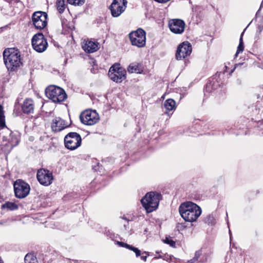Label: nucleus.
<instances>
[{
	"instance_id": "nucleus-1",
	"label": "nucleus",
	"mask_w": 263,
	"mask_h": 263,
	"mask_svg": "<svg viewBox=\"0 0 263 263\" xmlns=\"http://www.w3.org/2000/svg\"><path fill=\"white\" fill-rule=\"evenodd\" d=\"M181 217L186 221L194 222L201 214V209L196 203L191 201L182 203L179 207Z\"/></svg>"
},
{
	"instance_id": "nucleus-2",
	"label": "nucleus",
	"mask_w": 263,
	"mask_h": 263,
	"mask_svg": "<svg viewBox=\"0 0 263 263\" xmlns=\"http://www.w3.org/2000/svg\"><path fill=\"white\" fill-rule=\"evenodd\" d=\"M3 58L9 71H15L22 65L20 52L14 48L5 49L3 52Z\"/></svg>"
},
{
	"instance_id": "nucleus-3",
	"label": "nucleus",
	"mask_w": 263,
	"mask_h": 263,
	"mask_svg": "<svg viewBox=\"0 0 263 263\" xmlns=\"http://www.w3.org/2000/svg\"><path fill=\"white\" fill-rule=\"evenodd\" d=\"M161 196V194L158 193L151 192L142 198L141 203L147 213H151L157 209Z\"/></svg>"
},
{
	"instance_id": "nucleus-4",
	"label": "nucleus",
	"mask_w": 263,
	"mask_h": 263,
	"mask_svg": "<svg viewBox=\"0 0 263 263\" xmlns=\"http://www.w3.org/2000/svg\"><path fill=\"white\" fill-rule=\"evenodd\" d=\"M46 96L53 102L59 103L64 101L67 98V95L62 88L50 85L45 89Z\"/></svg>"
},
{
	"instance_id": "nucleus-5",
	"label": "nucleus",
	"mask_w": 263,
	"mask_h": 263,
	"mask_svg": "<svg viewBox=\"0 0 263 263\" xmlns=\"http://www.w3.org/2000/svg\"><path fill=\"white\" fill-rule=\"evenodd\" d=\"M129 37L132 45L139 48L145 46L146 32L143 29L139 28L136 31L131 32L129 34Z\"/></svg>"
},
{
	"instance_id": "nucleus-6",
	"label": "nucleus",
	"mask_w": 263,
	"mask_h": 263,
	"mask_svg": "<svg viewBox=\"0 0 263 263\" xmlns=\"http://www.w3.org/2000/svg\"><path fill=\"white\" fill-rule=\"evenodd\" d=\"M82 142L81 136L75 132L68 133L64 138L65 147L70 150H74L79 147Z\"/></svg>"
},
{
	"instance_id": "nucleus-7",
	"label": "nucleus",
	"mask_w": 263,
	"mask_h": 263,
	"mask_svg": "<svg viewBox=\"0 0 263 263\" xmlns=\"http://www.w3.org/2000/svg\"><path fill=\"white\" fill-rule=\"evenodd\" d=\"M32 47L39 53H42L46 50L48 47V42L42 33L34 34L31 40Z\"/></svg>"
},
{
	"instance_id": "nucleus-8",
	"label": "nucleus",
	"mask_w": 263,
	"mask_h": 263,
	"mask_svg": "<svg viewBox=\"0 0 263 263\" xmlns=\"http://www.w3.org/2000/svg\"><path fill=\"white\" fill-rule=\"evenodd\" d=\"M15 196L18 198H24L28 196L30 192L29 185L25 181L18 179L13 184Z\"/></svg>"
},
{
	"instance_id": "nucleus-9",
	"label": "nucleus",
	"mask_w": 263,
	"mask_h": 263,
	"mask_svg": "<svg viewBox=\"0 0 263 263\" xmlns=\"http://www.w3.org/2000/svg\"><path fill=\"white\" fill-rule=\"evenodd\" d=\"M80 119L83 124L91 126L99 121V116L96 110H86L81 114Z\"/></svg>"
},
{
	"instance_id": "nucleus-10",
	"label": "nucleus",
	"mask_w": 263,
	"mask_h": 263,
	"mask_svg": "<svg viewBox=\"0 0 263 263\" xmlns=\"http://www.w3.org/2000/svg\"><path fill=\"white\" fill-rule=\"evenodd\" d=\"M126 71L120 67L119 64H114L109 69L108 76L110 79L117 83H120L126 78Z\"/></svg>"
},
{
	"instance_id": "nucleus-11",
	"label": "nucleus",
	"mask_w": 263,
	"mask_h": 263,
	"mask_svg": "<svg viewBox=\"0 0 263 263\" xmlns=\"http://www.w3.org/2000/svg\"><path fill=\"white\" fill-rule=\"evenodd\" d=\"M47 14L43 11H36L32 15V22L37 29H44L47 25Z\"/></svg>"
},
{
	"instance_id": "nucleus-12",
	"label": "nucleus",
	"mask_w": 263,
	"mask_h": 263,
	"mask_svg": "<svg viewBox=\"0 0 263 263\" xmlns=\"http://www.w3.org/2000/svg\"><path fill=\"white\" fill-rule=\"evenodd\" d=\"M192 51V47L190 43L187 41L183 42L178 46L176 58L177 60H181L189 56Z\"/></svg>"
},
{
	"instance_id": "nucleus-13",
	"label": "nucleus",
	"mask_w": 263,
	"mask_h": 263,
	"mask_svg": "<svg viewBox=\"0 0 263 263\" xmlns=\"http://www.w3.org/2000/svg\"><path fill=\"white\" fill-rule=\"evenodd\" d=\"M127 4L126 0H114L109 7L112 16H119L125 11Z\"/></svg>"
},
{
	"instance_id": "nucleus-14",
	"label": "nucleus",
	"mask_w": 263,
	"mask_h": 263,
	"mask_svg": "<svg viewBox=\"0 0 263 263\" xmlns=\"http://www.w3.org/2000/svg\"><path fill=\"white\" fill-rule=\"evenodd\" d=\"M36 177L39 182L43 185L48 186L50 185L53 180L52 173L49 170L40 169L38 170Z\"/></svg>"
},
{
	"instance_id": "nucleus-15",
	"label": "nucleus",
	"mask_w": 263,
	"mask_h": 263,
	"mask_svg": "<svg viewBox=\"0 0 263 263\" xmlns=\"http://www.w3.org/2000/svg\"><path fill=\"white\" fill-rule=\"evenodd\" d=\"M168 26L171 31L176 34H181L185 28L184 22L180 19H173L170 21Z\"/></svg>"
},
{
	"instance_id": "nucleus-16",
	"label": "nucleus",
	"mask_w": 263,
	"mask_h": 263,
	"mask_svg": "<svg viewBox=\"0 0 263 263\" xmlns=\"http://www.w3.org/2000/svg\"><path fill=\"white\" fill-rule=\"evenodd\" d=\"M65 121L60 117H55L53 120L51 124V128L53 132H58L61 131L68 127Z\"/></svg>"
},
{
	"instance_id": "nucleus-17",
	"label": "nucleus",
	"mask_w": 263,
	"mask_h": 263,
	"mask_svg": "<svg viewBox=\"0 0 263 263\" xmlns=\"http://www.w3.org/2000/svg\"><path fill=\"white\" fill-rule=\"evenodd\" d=\"M220 87V83L218 81L217 77L212 78L206 84L205 91L206 92H211L213 90H215Z\"/></svg>"
},
{
	"instance_id": "nucleus-18",
	"label": "nucleus",
	"mask_w": 263,
	"mask_h": 263,
	"mask_svg": "<svg viewBox=\"0 0 263 263\" xmlns=\"http://www.w3.org/2000/svg\"><path fill=\"white\" fill-rule=\"evenodd\" d=\"M83 50L88 53H93L98 50V43L96 42L91 41H86L82 45Z\"/></svg>"
},
{
	"instance_id": "nucleus-19",
	"label": "nucleus",
	"mask_w": 263,
	"mask_h": 263,
	"mask_svg": "<svg viewBox=\"0 0 263 263\" xmlns=\"http://www.w3.org/2000/svg\"><path fill=\"white\" fill-rule=\"evenodd\" d=\"M34 108V104L33 101L29 98L26 99L22 105L23 111L27 114L33 112Z\"/></svg>"
},
{
	"instance_id": "nucleus-20",
	"label": "nucleus",
	"mask_w": 263,
	"mask_h": 263,
	"mask_svg": "<svg viewBox=\"0 0 263 263\" xmlns=\"http://www.w3.org/2000/svg\"><path fill=\"white\" fill-rule=\"evenodd\" d=\"M19 136L17 133H11L10 134V138L8 139V143L7 144L8 146H10V150L13 147L16 146L19 143Z\"/></svg>"
},
{
	"instance_id": "nucleus-21",
	"label": "nucleus",
	"mask_w": 263,
	"mask_h": 263,
	"mask_svg": "<svg viewBox=\"0 0 263 263\" xmlns=\"http://www.w3.org/2000/svg\"><path fill=\"white\" fill-rule=\"evenodd\" d=\"M176 102L172 99L166 100L164 103V106L166 110L172 111L175 109Z\"/></svg>"
},
{
	"instance_id": "nucleus-22",
	"label": "nucleus",
	"mask_w": 263,
	"mask_h": 263,
	"mask_svg": "<svg viewBox=\"0 0 263 263\" xmlns=\"http://www.w3.org/2000/svg\"><path fill=\"white\" fill-rule=\"evenodd\" d=\"M141 65L139 64L132 63L128 67V71L130 73H141L142 71Z\"/></svg>"
},
{
	"instance_id": "nucleus-23",
	"label": "nucleus",
	"mask_w": 263,
	"mask_h": 263,
	"mask_svg": "<svg viewBox=\"0 0 263 263\" xmlns=\"http://www.w3.org/2000/svg\"><path fill=\"white\" fill-rule=\"evenodd\" d=\"M18 208V205L16 204L11 202H6L1 206L2 209H7L11 211L17 210Z\"/></svg>"
},
{
	"instance_id": "nucleus-24",
	"label": "nucleus",
	"mask_w": 263,
	"mask_h": 263,
	"mask_svg": "<svg viewBox=\"0 0 263 263\" xmlns=\"http://www.w3.org/2000/svg\"><path fill=\"white\" fill-rule=\"evenodd\" d=\"M25 263H37V260L33 254H27L24 258Z\"/></svg>"
},
{
	"instance_id": "nucleus-25",
	"label": "nucleus",
	"mask_w": 263,
	"mask_h": 263,
	"mask_svg": "<svg viewBox=\"0 0 263 263\" xmlns=\"http://www.w3.org/2000/svg\"><path fill=\"white\" fill-rule=\"evenodd\" d=\"M200 258L199 262L201 263H205L206 261V257L205 255L202 256V251L201 250H199L195 252L194 258L197 261Z\"/></svg>"
},
{
	"instance_id": "nucleus-26",
	"label": "nucleus",
	"mask_w": 263,
	"mask_h": 263,
	"mask_svg": "<svg viewBox=\"0 0 263 263\" xmlns=\"http://www.w3.org/2000/svg\"><path fill=\"white\" fill-rule=\"evenodd\" d=\"M57 9L60 13L64 12L65 9V2L64 0H57Z\"/></svg>"
},
{
	"instance_id": "nucleus-27",
	"label": "nucleus",
	"mask_w": 263,
	"mask_h": 263,
	"mask_svg": "<svg viewBox=\"0 0 263 263\" xmlns=\"http://www.w3.org/2000/svg\"><path fill=\"white\" fill-rule=\"evenodd\" d=\"M5 126V116L4 114L3 108L0 105V129Z\"/></svg>"
},
{
	"instance_id": "nucleus-28",
	"label": "nucleus",
	"mask_w": 263,
	"mask_h": 263,
	"mask_svg": "<svg viewBox=\"0 0 263 263\" xmlns=\"http://www.w3.org/2000/svg\"><path fill=\"white\" fill-rule=\"evenodd\" d=\"M243 34V32L241 33L240 39H239V43L238 46L237 47V51L235 54V56L236 57L239 53L242 52L244 49L243 43L242 41V35Z\"/></svg>"
},
{
	"instance_id": "nucleus-29",
	"label": "nucleus",
	"mask_w": 263,
	"mask_h": 263,
	"mask_svg": "<svg viewBox=\"0 0 263 263\" xmlns=\"http://www.w3.org/2000/svg\"><path fill=\"white\" fill-rule=\"evenodd\" d=\"M204 221L208 224L214 225L215 223V219L213 215H209L205 217Z\"/></svg>"
},
{
	"instance_id": "nucleus-30",
	"label": "nucleus",
	"mask_w": 263,
	"mask_h": 263,
	"mask_svg": "<svg viewBox=\"0 0 263 263\" xmlns=\"http://www.w3.org/2000/svg\"><path fill=\"white\" fill-rule=\"evenodd\" d=\"M67 3L75 6H81L85 3V0H67Z\"/></svg>"
},
{
	"instance_id": "nucleus-31",
	"label": "nucleus",
	"mask_w": 263,
	"mask_h": 263,
	"mask_svg": "<svg viewBox=\"0 0 263 263\" xmlns=\"http://www.w3.org/2000/svg\"><path fill=\"white\" fill-rule=\"evenodd\" d=\"M164 242L165 243L168 244L170 246H171L172 247H175V245H176L175 242L168 237H166L165 240H164Z\"/></svg>"
},
{
	"instance_id": "nucleus-32",
	"label": "nucleus",
	"mask_w": 263,
	"mask_h": 263,
	"mask_svg": "<svg viewBox=\"0 0 263 263\" xmlns=\"http://www.w3.org/2000/svg\"><path fill=\"white\" fill-rule=\"evenodd\" d=\"M129 250L134 252L136 254V257H139L141 255V251L138 249L137 248L134 247L133 246H131Z\"/></svg>"
},
{
	"instance_id": "nucleus-33",
	"label": "nucleus",
	"mask_w": 263,
	"mask_h": 263,
	"mask_svg": "<svg viewBox=\"0 0 263 263\" xmlns=\"http://www.w3.org/2000/svg\"><path fill=\"white\" fill-rule=\"evenodd\" d=\"M116 244L121 247H124L129 250L132 245H129L126 243H124L123 242L118 241L116 242Z\"/></svg>"
},
{
	"instance_id": "nucleus-34",
	"label": "nucleus",
	"mask_w": 263,
	"mask_h": 263,
	"mask_svg": "<svg viewBox=\"0 0 263 263\" xmlns=\"http://www.w3.org/2000/svg\"><path fill=\"white\" fill-rule=\"evenodd\" d=\"M154 1L158 3H159L164 4V3H167L170 0H154Z\"/></svg>"
},
{
	"instance_id": "nucleus-35",
	"label": "nucleus",
	"mask_w": 263,
	"mask_h": 263,
	"mask_svg": "<svg viewBox=\"0 0 263 263\" xmlns=\"http://www.w3.org/2000/svg\"><path fill=\"white\" fill-rule=\"evenodd\" d=\"M147 255H145V256H144V255H142V256H141L140 258H141V259L142 260H143V261H146L147 257Z\"/></svg>"
},
{
	"instance_id": "nucleus-36",
	"label": "nucleus",
	"mask_w": 263,
	"mask_h": 263,
	"mask_svg": "<svg viewBox=\"0 0 263 263\" xmlns=\"http://www.w3.org/2000/svg\"><path fill=\"white\" fill-rule=\"evenodd\" d=\"M196 261V260L193 257V258L191 259L190 260H188V262L189 263H195Z\"/></svg>"
},
{
	"instance_id": "nucleus-37",
	"label": "nucleus",
	"mask_w": 263,
	"mask_h": 263,
	"mask_svg": "<svg viewBox=\"0 0 263 263\" xmlns=\"http://www.w3.org/2000/svg\"><path fill=\"white\" fill-rule=\"evenodd\" d=\"M263 7V1H262L261 3V5H260V8H259V9L258 10V11L257 12V13H256V15L258 14L259 12V11H260V9H261V7Z\"/></svg>"
},
{
	"instance_id": "nucleus-38",
	"label": "nucleus",
	"mask_w": 263,
	"mask_h": 263,
	"mask_svg": "<svg viewBox=\"0 0 263 263\" xmlns=\"http://www.w3.org/2000/svg\"><path fill=\"white\" fill-rule=\"evenodd\" d=\"M229 234H230V240H231V232L230 230H229Z\"/></svg>"
},
{
	"instance_id": "nucleus-39",
	"label": "nucleus",
	"mask_w": 263,
	"mask_h": 263,
	"mask_svg": "<svg viewBox=\"0 0 263 263\" xmlns=\"http://www.w3.org/2000/svg\"><path fill=\"white\" fill-rule=\"evenodd\" d=\"M6 27H1L0 28V31H3V30H4V29Z\"/></svg>"
},
{
	"instance_id": "nucleus-40",
	"label": "nucleus",
	"mask_w": 263,
	"mask_h": 263,
	"mask_svg": "<svg viewBox=\"0 0 263 263\" xmlns=\"http://www.w3.org/2000/svg\"><path fill=\"white\" fill-rule=\"evenodd\" d=\"M0 263H3V262L2 261V260L0 259Z\"/></svg>"
},
{
	"instance_id": "nucleus-41",
	"label": "nucleus",
	"mask_w": 263,
	"mask_h": 263,
	"mask_svg": "<svg viewBox=\"0 0 263 263\" xmlns=\"http://www.w3.org/2000/svg\"><path fill=\"white\" fill-rule=\"evenodd\" d=\"M161 257H161V256H160V255L158 257V258H161Z\"/></svg>"
}]
</instances>
